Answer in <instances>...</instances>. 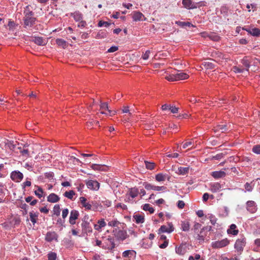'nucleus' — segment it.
I'll list each match as a JSON object with an SVG mask.
<instances>
[{
	"label": "nucleus",
	"instance_id": "obj_1",
	"mask_svg": "<svg viewBox=\"0 0 260 260\" xmlns=\"http://www.w3.org/2000/svg\"><path fill=\"white\" fill-rule=\"evenodd\" d=\"M23 17L24 27H31L36 23V18L34 17V13L29 9V6L25 7L24 10Z\"/></svg>",
	"mask_w": 260,
	"mask_h": 260
},
{
	"label": "nucleus",
	"instance_id": "obj_2",
	"mask_svg": "<svg viewBox=\"0 0 260 260\" xmlns=\"http://www.w3.org/2000/svg\"><path fill=\"white\" fill-rule=\"evenodd\" d=\"M246 244V240L243 236H241L236 240L234 245V248L239 254H241L243 252Z\"/></svg>",
	"mask_w": 260,
	"mask_h": 260
},
{
	"label": "nucleus",
	"instance_id": "obj_3",
	"mask_svg": "<svg viewBox=\"0 0 260 260\" xmlns=\"http://www.w3.org/2000/svg\"><path fill=\"white\" fill-rule=\"evenodd\" d=\"M103 245L102 248L105 249L112 250L115 247L114 239L111 236L103 237Z\"/></svg>",
	"mask_w": 260,
	"mask_h": 260
},
{
	"label": "nucleus",
	"instance_id": "obj_4",
	"mask_svg": "<svg viewBox=\"0 0 260 260\" xmlns=\"http://www.w3.org/2000/svg\"><path fill=\"white\" fill-rule=\"evenodd\" d=\"M122 228H118L113 230L114 236L118 240L123 241L127 237L126 232Z\"/></svg>",
	"mask_w": 260,
	"mask_h": 260
},
{
	"label": "nucleus",
	"instance_id": "obj_5",
	"mask_svg": "<svg viewBox=\"0 0 260 260\" xmlns=\"http://www.w3.org/2000/svg\"><path fill=\"white\" fill-rule=\"evenodd\" d=\"M143 185L144 186L145 188L147 190H154V191H164L166 187L164 186H156L155 185L149 183L147 182H144L143 183Z\"/></svg>",
	"mask_w": 260,
	"mask_h": 260
},
{
	"label": "nucleus",
	"instance_id": "obj_6",
	"mask_svg": "<svg viewBox=\"0 0 260 260\" xmlns=\"http://www.w3.org/2000/svg\"><path fill=\"white\" fill-rule=\"evenodd\" d=\"M230 243V241L225 238L220 241H216L212 242L211 246L213 248H221L224 247Z\"/></svg>",
	"mask_w": 260,
	"mask_h": 260
},
{
	"label": "nucleus",
	"instance_id": "obj_7",
	"mask_svg": "<svg viewBox=\"0 0 260 260\" xmlns=\"http://www.w3.org/2000/svg\"><path fill=\"white\" fill-rule=\"evenodd\" d=\"M188 249V246L186 243H182L179 246L175 247L176 253L180 255L185 254Z\"/></svg>",
	"mask_w": 260,
	"mask_h": 260
},
{
	"label": "nucleus",
	"instance_id": "obj_8",
	"mask_svg": "<svg viewBox=\"0 0 260 260\" xmlns=\"http://www.w3.org/2000/svg\"><path fill=\"white\" fill-rule=\"evenodd\" d=\"M23 178V174L19 171H14L11 173V178L15 182H21Z\"/></svg>",
	"mask_w": 260,
	"mask_h": 260
},
{
	"label": "nucleus",
	"instance_id": "obj_9",
	"mask_svg": "<svg viewBox=\"0 0 260 260\" xmlns=\"http://www.w3.org/2000/svg\"><path fill=\"white\" fill-rule=\"evenodd\" d=\"M247 210L251 213H254L257 210V207L256 203L253 201H248L246 203Z\"/></svg>",
	"mask_w": 260,
	"mask_h": 260
},
{
	"label": "nucleus",
	"instance_id": "obj_10",
	"mask_svg": "<svg viewBox=\"0 0 260 260\" xmlns=\"http://www.w3.org/2000/svg\"><path fill=\"white\" fill-rule=\"evenodd\" d=\"M174 230L173 225L172 222H168V225H161L158 230V234L160 233H171Z\"/></svg>",
	"mask_w": 260,
	"mask_h": 260
},
{
	"label": "nucleus",
	"instance_id": "obj_11",
	"mask_svg": "<svg viewBox=\"0 0 260 260\" xmlns=\"http://www.w3.org/2000/svg\"><path fill=\"white\" fill-rule=\"evenodd\" d=\"M86 184L87 188L91 190H98L100 187V183L96 180H88Z\"/></svg>",
	"mask_w": 260,
	"mask_h": 260
},
{
	"label": "nucleus",
	"instance_id": "obj_12",
	"mask_svg": "<svg viewBox=\"0 0 260 260\" xmlns=\"http://www.w3.org/2000/svg\"><path fill=\"white\" fill-rule=\"evenodd\" d=\"M100 108L102 110H107V112H101V113L102 114L109 115L110 116H112L115 114V111H112L109 109L107 103H102L100 105Z\"/></svg>",
	"mask_w": 260,
	"mask_h": 260
},
{
	"label": "nucleus",
	"instance_id": "obj_13",
	"mask_svg": "<svg viewBox=\"0 0 260 260\" xmlns=\"http://www.w3.org/2000/svg\"><path fill=\"white\" fill-rule=\"evenodd\" d=\"M79 216V213L77 210H73L71 211L69 222L71 224H75L76 223V220L78 219Z\"/></svg>",
	"mask_w": 260,
	"mask_h": 260
},
{
	"label": "nucleus",
	"instance_id": "obj_14",
	"mask_svg": "<svg viewBox=\"0 0 260 260\" xmlns=\"http://www.w3.org/2000/svg\"><path fill=\"white\" fill-rule=\"evenodd\" d=\"M167 179L168 180L170 179V176L167 174L158 173L155 176V179L157 182H164Z\"/></svg>",
	"mask_w": 260,
	"mask_h": 260
},
{
	"label": "nucleus",
	"instance_id": "obj_15",
	"mask_svg": "<svg viewBox=\"0 0 260 260\" xmlns=\"http://www.w3.org/2000/svg\"><path fill=\"white\" fill-rule=\"evenodd\" d=\"M182 4L188 9H193L197 8V4L192 3L191 0H182Z\"/></svg>",
	"mask_w": 260,
	"mask_h": 260
},
{
	"label": "nucleus",
	"instance_id": "obj_16",
	"mask_svg": "<svg viewBox=\"0 0 260 260\" xmlns=\"http://www.w3.org/2000/svg\"><path fill=\"white\" fill-rule=\"evenodd\" d=\"M108 224L110 226L113 227L114 229L118 228H122L123 229V226L125 225L124 223H121L116 219L109 221Z\"/></svg>",
	"mask_w": 260,
	"mask_h": 260
},
{
	"label": "nucleus",
	"instance_id": "obj_17",
	"mask_svg": "<svg viewBox=\"0 0 260 260\" xmlns=\"http://www.w3.org/2000/svg\"><path fill=\"white\" fill-rule=\"evenodd\" d=\"M90 167L94 170L106 172L108 169V167L103 165L92 164Z\"/></svg>",
	"mask_w": 260,
	"mask_h": 260
},
{
	"label": "nucleus",
	"instance_id": "obj_18",
	"mask_svg": "<svg viewBox=\"0 0 260 260\" xmlns=\"http://www.w3.org/2000/svg\"><path fill=\"white\" fill-rule=\"evenodd\" d=\"M226 175V173L222 170L214 171L211 173V176L216 179L224 178L225 177Z\"/></svg>",
	"mask_w": 260,
	"mask_h": 260
},
{
	"label": "nucleus",
	"instance_id": "obj_19",
	"mask_svg": "<svg viewBox=\"0 0 260 260\" xmlns=\"http://www.w3.org/2000/svg\"><path fill=\"white\" fill-rule=\"evenodd\" d=\"M79 199L81 205L85 208L86 210L92 209L91 203L90 204L89 202H87V199L85 197H81Z\"/></svg>",
	"mask_w": 260,
	"mask_h": 260
},
{
	"label": "nucleus",
	"instance_id": "obj_20",
	"mask_svg": "<svg viewBox=\"0 0 260 260\" xmlns=\"http://www.w3.org/2000/svg\"><path fill=\"white\" fill-rule=\"evenodd\" d=\"M31 40L35 44L40 46H44L46 44V41L41 37H33Z\"/></svg>",
	"mask_w": 260,
	"mask_h": 260
},
{
	"label": "nucleus",
	"instance_id": "obj_21",
	"mask_svg": "<svg viewBox=\"0 0 260 260\" xmlns=\"http://www.w3.org/2000/svg\"><path fill=\"white\" fill-rule=\"evenodd\" d=\"M221 186L219 183L214 182L210 184V190L213 192H217L220 190Z\"/></svg>",
	"mask_w": 260,
	"mask_h": 260
},
{
	"label": "nucleus",
	"instance_id": "obj_22",
	"mask_svg": "<svg viewBox=\"0 0 260 260\" xmlns=\"http://www.w3.org/2000/svg\"><path fill=\"white\" fill-rule=\"evenodd\" d=\"M60 200V198L55 193H51L47 197V201L50 203H56Z\"/></svg>",
	"mask_w": 260,
	"mask_h": 260
},
{
	"label": "nucleus",
	"instance_id": "obj_23",
	"mask_svg": "<svg viewBox=\"0 0 260 260\" xmlns=\"http://www.w3.org/2000/svg\"><path fill=\"white\" fill-rule=\"evenodd\" d=\"M57 235L54 232H49L46 234L45 239L48 242H51L57 239Z\"/></svg>",
	"mask_w": 260,
	"mask_h": 260
},
{
	"label": "nucleus",
	"instance_id": "obj_24",
	"mask_svg": "<svg viewBox=\"0 0 260 260\" xmlns=\"http://www.w3.org/2000/svg\"><path fill=\"white\" fill-rule=\"evenodd\" d=\"M136 254V252L135 250H127L123 252L122 255L123 257L132 258L135 256Z\"/></svg>",
	"mask_w": 260,
	"mask_h": 260
},
{
	"label": "nucleus",
	"instance_id": "obj_25",
	"mask_svg": "<svg viewBox=\"0 0 260 260\" xmlns=\"http://www.w3.org/2000/svg\"><path fill=\"white\" fill-rule=\"evenodd\" d=\"M245 30L253 36L258 37L260 36V29L258 28L245 29Z\"/></svg>",
	"mask_w": 260,
	"mask_h": 260
},
{
	"label": "nucleus",
	"instance_id": "obj_26",
	"mask_svg": "<svg viewBox=\"0 0 260 260\" xmlns=\"http://www.w3.org/2000/svg\"><path fill=\"white\" fill-rule=\"evenodd\" d=\"M237 226L235 224H232L230 229L227 230V232L229 234H232L234 236H236L239 233V230L236 229Z\"/></svg>",
	"mask_w": 260,
	"mask_h": 260
},
{
	"label": "nucleus",
	"instance_id": "obj_27",
	"mask_svg": "<svg viewBox=\"0 0 260 260\" xmlns=\"http://www.w3.org/2000/svg\"><path fill=\"white\" fill-rule=\"evenodd\" d=\"M176 81L184 80L188 78L189 75L185 73L178 72L175 73Z\"/></svg>",
	"mask_w": 260,
	"mask_h": 260
},
{
	"label": "nucleus",
	"instance_id": "obj_28",
	"mask_svg": "<svg viewBox=\"0 0 260 260\" xmlns=\"http://www.w3.org/2000/svg\"><path fill=\"white\" fill-rule=\"evenodd\" d=\"M133 218L137 224L143 223L145 221L144 216L143 215L139 214H135L133 216Z\"/></svg>",
	"mask_w": 260,
	"mask_h": 260
},
{
	"label": "nucleus",
	"instance_id": "obj_29",
	"mask_svg": "<svg viewBox=\"0 0 260 260\" xmlns=\"http://www.w3.org/2000/svg\"><path fill=\"white\" fill-rule=\"evenodd\" d=\"M39 216V212H34L33 211L29 212L30 220L33 224H35L37 221Z\"/></svg>",
	"mask_w": 260,
	"mask_h": 260
},
{
	"label": "nucleus",
	"instance_id": "obj_30",
	"mask_svg": "<svg viewBox=\"0 0 260 260\" xmlns=\"http://www.w3.org/2000/svg\"><path fill=\"white\" fill-rule=\"evenodd\" d=\"M132 17L134 21H138L143 20V18L144 17V16L140 12H135Z\"/></svg>",
	"mask_w": 260,
	"mask_h": 260
},
{
	"label": "nucleus",
	"instance_id": "obj_31",
	"mask_svg": "<svg viewBox=\"0 0 260 260\" xmlns=\"http://www.w3.org/2000/svg\"><path fill=\"white\" fill-rule=\"evenodd\" d=\"M139 193V190L136 187H133L129 189L128 192L127 193L132 198H135L138 196Z\"/></svg>",
	"mask_w": 260,
	"mask_h": 260
},
{
	"label": "nucleus",
	"instance_id": "obj_32",
	"mask_svg": "<svg viewBox=\"0 0 260 260\" xmlns=\"http://www.w3.org/2000/svg\"><path fill=\"white\" fill-rule=\"evenodd\" d=\"M212 60L210 59H208L207 60L204 61L202 64L207 69H213L215 68V64L211 61Z\"/></svg>",
	"mask_w": 260,
	"mask_h": 260
},
{
	"label": "nucleus",
	"instance_id": "obj_33",
	"mask_svg": "<svg viewBox=\"0 0 260 260\" xmlns=\"http://www.w3.org/2000/svg\"><path fill=\"white\" fill-rule=\"evenodd\" d=\"M56 44L62 48H66L68 46V43L63 39H59V38H58L57 39H56Z\"/></svg>",
	"mask_w": 260,
	"mask_h": 260
},
{
	"label": "nucleus",
	"instance_id": "obj_34",
	"mask_svg": "<svg viewBox=\"0 0 260 260\" xmlns=\"http://www.w3.org/2000/svg\"><path fill=\"white\" fill-rule=\"evenodd\" d=\"M29 146H27L28 147ZM25 145L24 146L23 148L22 149L21 147H18L17 148L20 150V152L23 156L28 157L29 156V149L28 148H26Z\"/></svg>",
	"mask_w": 260,
	"mask_h": 260
},
{
	"label": "nucleus",
	"instance_id": "obj_35",
	"mask_svg": "<svg viewBox=\"0 0 260 260\" xmlns=\"http://www.w3.org/2000/svg\"><path fill=\"white\" fill-rule=\"evenodd\" d=\"M175 24H177L178 26L181 27H185L186 26L188 27H195L194 25H193L192 23H191L189 22H182L180 21H176L175 22Z\"/></svg>",
	"mask_w": 260,
	"mask_h": 260
},
{
	"label": "nucleus",
	"instance_id": "obj_36",
	"mask_svg": "<svg viewBox=\"0 0 260 260\" xmlns=\"http://www.w3.org/2000/svg\"><path fill=\"white\" fill-rule=\"evenodd\" d=\"M71 15L73 17L76 21H80L82 19V15L79 11H76L74 13H72Z\"/></svg>",
	"mask_w": 260,
	"mask_h": 260
},
{
	"label": "nucleus",
	"instance_id": "obj_37",
	"mask_svg": "<svg viewBox=\"0 0 260 260\" xmlns=\"http://www.w3.org/2000/svg\"><path fill=\"white\" fill-rule=\"evenodd\" d=\"M92 207H93L92 210L94 211H101L102 209V206L101 204H99L96 201H94L91 202Z\"/></svg>",
	"mask_w": 260,
	"mask_h": 260
},
{
	"label": "nucleus",
	"instance_id": "obj_38",
	"mask_svg": "<svg viewBox=\"0 0 260 260\" xmlns=\"http://www.w3.org/2000/svg\"><path fill=\"white\" fill-rule=\"evenodd\" d=\"M189 167H179L178 169V173L180 175H184L187 174L189 172Z\"/></svg>",
	"mask_w": 260,
	"mask_h": 260
},
{
	"label": "nucleus",
	"instance_id": "obj_39",
	"mask_svg": "<svg viewBox=\"0 0 260 260\" xmlns=\"http://www.w3.org/2000/svg\"><path fill=\"white\" fill-rule=\"evenodd\" d=\"M82 226L83 230L86 233H91L92 232V229L90 226L89 223L88 222H85L82 223Z\"/></svg>",
	"mask_w": 260,
	"mask_h": 260
},
{
	"label": "nucleus",
	"instance_id": "obj_40",
	"mask_svg": "<svg viewBox=\"0 0 260 260\" xmlns=\"http://www.w3.org/2000/svg\"><path fill=\"white\" fill-rule=\"evenodd\" d=\"M190 225L188 221L181 222V229L183 231H188L189 230Z\"/></svg>",
	"mask_w": 260,
	"mask_h": 260
},
{
	"label": "nucleus",
	"instance_id": "obj_41",
	"mask_svg": "<svg viewBox=\"0 0 260 260\" xmlns=\"http://www.w3.org/2000/svg\"><path fill=\"white\" fill-rule=\"evenodd\" d=\"M228 129L229 128L226 125H219L215 128V131H221V132L223 133Z\"/></svg>",
	"mask_w": 260,
	"mask_h": 260
},
{
	"label": "nucleus",
	"instance_id": "obj_42",
	"mask_svg": "<svg viewBox=\"0 0 260 260\" xmlns=\"http://www.w3.org/2000/svg\"><path fill=\"white\" fill-rule=\"evenodd\" d=\"M241 63L243 64V65L246 68V71H248L249 68L250 66V61L248 60L247 57H244L242 60H241Z\"/></svg>",
	"mask_w": 260,
	"mask_h": 260
},
{
	"label": "nucleus",
	"instance_id": "obj_43",
	"mask_svg": "<svg viewBox=\"0 0 260 260\" xmlns=\"http://www.w3.org/2000/svg\"><path fill=\"white\" fill-rule=\"evenodd\" d=\"M63 195L65 197L70 200H73L74 196L75 195V192L73 190H70L69 191H66Z\"/></svg>",
	"mask_w": 260,
	"mask_h": 260
},
{
	"label": "nucleus",
	"instance_id": "obj_44",
	"mask_svg": "<svg viewBox=\"0 0 260 260\" xmlns=\"http://www.w3.org/2000/svg\"><path fill=\"white\" fill-rule=\"evenodd\" d=\"M53 214L57 216H58L60 215V208L59 205L56 204L54 206L53 209Z\"/></svg>",
	"mask_w": 260,
	"mask_h": 260
},
{
	"label": "nucleus",
	"instance_id": "obj_45",
	"mask_svg": "<svg viewBox=\"0 0 260 260\" xmlns=\"http://www.w3.org/2000/svg\"><path fill=\"white\" fill-rule=\"evenodd\" d=\"M143 209L145 211H149L151 214L153 213L154 212V209L149 204H144L143 206Z\"/></svg>",
	"mask_w": 260,
	"mask_h": 260
},
{
	"label": "nucleus",
	"instance_id": "obj_46",
	"mask_svg": "<svg viewBox=\"0 0 260 260\" xmlns=\"http://www.w3.org/2000/svg\"><path fill=\"white\" fill-rule=\"evenodd\" d=\"M144 163L145 164L146 168L148 169L152 170L154 169L155 164L153 162H149L147 160L144 161Z\"/></svg>",
	"mask_w": 260,
	"mask_h": 260
},
{
	"label": "nucleus",
	"instance_id": "obj_47",
	"mask_svg": "<svg viewBox=\"0 0 260 260\" xmlns=\"http://www.w3.org/2000/svg\"><path fill=\"white\" fill-rule=\"evenodd\" d=\"M129 107L128 106H123L122 109V113H128V114L131 116L133 114V113L134 112V110L129 109Z\"/></svg>",
	"mask_w": 260,
	"mask_h": 260
},
{
	"label": "nucleus",
	"instance_id": "obj_48",
	"mask_svg": "<svg viewBox=\"0 0 260 260\" xmlns=\"http://www.w3.org/2000/svg\"><path fill=\"white\" fill-rule=\"evenodd\" d=\"M206 217L210 219V221L212 224L215 225V224L216 223L217 219L214 215L211 214H209L208 215L206 216Z\"/></svg>",
	"mask_w": 260,
	"mask_h": 260
},
{
	"label": "nucleus",
	"instance_id": "obj_49",
	"mask_svg": "<svg viewBox=\"0 0 260 260\" xmlns=\"http://www.w3.org/2000/svg\"><path fill=\"white\" fill-rule=\"evenodd\" d=\"M252 182L251 183L246 182L244 185V187L246 191L251 192L253 190V185L252 184Z\"/></svg>",
	"mask_w": 260,
	"mask_h": 260
},
{
	"label": "nucleus",
	"instance_id": "obj_50",
	"mask_svg": "<svg viewBox=\"0 0 260 260\" xmlns=\"http://www.w3.org/2000/svg\"><path fill=\"white\" fill-rule=\"evenodd\" d=\"M38 189L35 191V194L39 198L41 199L43 197V190L40 186H37Z\"/></svg>",
	"mask_w": 260,
	"mask_h": 260
},
{
	"label": "nucleus",
	"instance_id": "obj_51",
	"mask_svg": "<svg viewBox=\"0 0 260 260\" xmlns=\"http://www.w3.org/2000/svg\"><path fill=\"white\" fill-rule=\"evenodd\" d=\"M208 38L214 41H218L219 40V37L213 32L210 33Z\"/></svg>",
	"mask_w": 260,
	"mask_h": 260
},
{
	"label": "nucleus",
	"instance_id": "obj_52",
	"mask_svg": "<svg viewBox=\"0 0 260 260\" xmlns=\"http://www.w3.org/2000/svg\"><path fill=\"white\" fill-rule=\"evenodd\" d=\"M47 256L48 260H56L57 258L56 253L53 252H50Z\"/></svg>",
	"mask_w": 260,
	"mask_h": 260
},
{
	"label": "nucleus",
	"instance_id": "obj_53",
	"mask_svg": "<svg viewBox=\"0 0 260 260\" xmlns=\"http://www.w3.org/2000/svg\"><path fill=\"white\" fill-rule=\"evenodd\" d=\"M5 164L0 165V178H3L5 176V169L4 168Z\"/></svg>",
	"mask_w": 260,
	"mask_h": 260
},
{
	"label": "nucleus",
	"instance_id": "obj_54",
	"mask_svg": "<svg viewBox=\"0 0 260 260\" xmlns=\"http://www.w3.org/2000/svg\"><path fill=\"white\" fill-rule=\"evenodd\" d=\"M7 145L8 147L9 148V149L12 150H14L16 147V144L14 143V141H8V143H7Z\"/></svg>",
	"mask_w": 260,
	"mask_h": 260
},
{
	"label": "nucleus",
	"instance_id": "obj_55",
	"mask_svg": "<svg viewBox=\"0 0 260 260\" xmlns=\"http://www.w3.org/2000/svg\"><path fill=\"white\" fill-rule=\"evenodd\" d=\"M165 78L169 81H176L175 73L172 74L169 76H167Z\"/></svg>",
	"mask_w": 260,
	"mask_h": 260
},
{
	"label": "nucleus",
	"instance_id": "obj_56",
	"mask_svg": "<svg viewBox=\"0 0 260 260\" xmlns=\"http://www.w3.org/2000/svg\"><path fill=\"white\" fill-rule=\"evenodd\" d=\"M252 152L256 154H260V145H256L254 146L252 148Z\"/></svg>",
	"mask_w": 260,
	"mask_h": 260
},
{
	"label": "nucleus",
	"instance_id": "obj_57",
	"mask_svg": "<svg viewBox=\"0 0 260 260\" xmlns=\"http://www.w3.org/2000/svg\"><path fill=\"white\" fill-rule=\"evenodd\" d=\"M45 178L53 180L54 177V174L52 172H46L45 173Z\"/></svg>",
	"mask_w": 260,
	"mask_h": 260
},
{
	"label": "nucleus",
	"instance_id": "obj_58",
	"mask_svg": "<svg viewBox=\"0 0 260 260\" xmlns=\"http://www.w3.org/2000/svg\"><path fill=\"white\" fill-rule=\"evenodd\" d=\"M133 199L134 198H132L131 197L126 193L124 199V202L126 203L133 204L134 203Z\"/></svg>",
	"mask_w": 260,
	"mask_h": 260
},
{
	"label": "nucleus",
	"instance_id": "obj_59",
	"mask_svg": "<svg viewBox=\"0 0 260 260\" xmlns=\"http://www.w3.org/2000/svg\"><path fill=\"white\" fill-rule=\"evenodd\" d=\"M110 25V23L107 21H100L98 23L99 27H102L103 26L108 27Z\"/></svg>",
	"mask_w": 260,
	"mask_h": 260
},
{
	"label": "nucleus",
	"instance_id": "obj_60",
	"mask_svg": "<svg viewBox=\"0 0 260 260\" xmlns=\"http://www.w3.org/2000/svg\"><path fill=\"white\" fill-rule=\"evenodd\" d=\"M94 124V121L93 119H89V120L87 122V126L89 128H92Z\"/></svg>",
	"mask_w": 260,
	"mask_h": 260
},
{
	"label": "nucleus",
	"instance_id": "obj_61",
	"mask_svg": "<svg viewBox=\"0 0 260 260\" xmlns=\"http://www.w3.org/2000/svg\"><path fill=\"white\" fill-rule=\"evenodd\" d=\"M102 203L106 207H109L111 206L112 202L111 201L105 199L104 201H102Z\"/></svg>",
	"mask_w": 260,
	"mask_h": 260
},
{
	"label": "nucleus",
	"instance_id": "obj_62",
	"mask_svg": "<svg viewBox=\"0 0 260 260\" xmlns=\"http://www.w3.org/2000/svg\"><path fill=\"white\" fill-rule=\"evenodd\" d=\"M169 110L172 113L175 114L178 113L179 109L175 106L170 105Z\"/></svg>",
	"mask_w": 260,
	"mask_h": 260
},
{
	"label": "nucleus",
	"instance_id": "obj_63",
	"mask_svg": "<svg viewBox=\"0 0 260 260\" xmlns=\"http://www.w3.org/2000/svg\"><path fill=\"white\" fill-rule=\"evenodd\" d=\"M150 54V50H147L142 55V58L144 60H147L148 59L149 57V55Z\"/></svg>",
	"mask_w": 260,
	"mask_h": 260
},
{
	"label": "nucleus",
	"instance_id": "obj_64",
	"mask_svg": "<svg viewBox=\"0 0 260 260\" xmlns=\"http://www.w3.org/2000/svg\"><path fill=\"white\" fill-rule=\"evenodd\" d=\"M69 214V210L67 208L64 209L62 211V217L63 219H65Z\"/></svg>",
	"mask_w": 260,
	"mask_h": 260
}]
</instances>
